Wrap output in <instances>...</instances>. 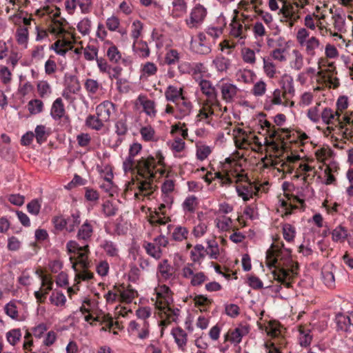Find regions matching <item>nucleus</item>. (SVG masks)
<instances>
[{
    "label": "nucleus",
    "mask_w": 353,
    "mask_h": 353,
    "mask_svg": "<svg viewBox=\"0 0 353 353\" xmlns=\"http://www.w3.org/2000/svg\"><path fill=\"white\" fill-rule=\"evenodd\" d=\"M140 133L144 141H150L154 139L155 132L151 126H145L141 128Z\"/></svg>",
    "instance_id": "46"
},
{
    "label": "nucleus",
    "mask_w": 353,
    "mask_h": 353,
    "mask_svg": "<svg viewBox=\"0 0 353 353\" xmlns=\"http://www.w3.org/2000/svg\"><path fill=\"white\" fill-rule=\"evenodd\" d=\"M213 64L215 65L218 71H226L230 65V61L229 59L223 56L216 57L213 61Z\"/></svg>",
    "instance_id": "22"
},
{
    "label": "nucleus",
    "mask_w": 353,
    "mask_h": 353,
    "mask_svg": "<svg viewBox=\"0 0 353 353\" xmlns=\"http://www.w3.org/2000/svg\"><path fill=\"white\" fill-rule=\"evenodd\" d=\"M119 19L114 16L108 18L106 21V26L110 31H115L119 26Z\"/></svg>",
    "instance_id": "64"
},
{
    "label": "nucleus",
    "mask_w": 353,
    "mask_h": 353,
    "mask_svg": "<svg viewBox=\"0 0 353 353\" xmlns=\"http://www.w3.org/2000/svg\"><path fill=\"white\" fill-rule=\"evenodd\" d=\"M115 132L119 136H123L126 134L128 131L127 125V119L125 117L119 119L115 123Z\"/></svg>",
    "instance_id": "30"
},
{
    "label": "nucleus",
    "mask_w": 353,
    "mask_h": 353,
    "mask_svg": "<svg viewBox=\"0 0 353 353\" xmlns=\"http://www.w3.org/2000/svg\"><path fill=\"white\" fill-rule=\"evenodd\" d=\"M217 86L221 89L222 99L226 103H232L237 94L239 90L237 87L230 83H222L221 85L217 84Z\"/></svg>",
    "instance_id": "5"
},
{
    "label": "nucleus",
    "mask_w": 353,
    "mask_h": 353,
    "mask_svg": "<svg viewBox=\"0 0 353 353\" xmlns=\"http://www.w3.org/2000/svg\"><path fill=\"white\" fill-rule=\"evenodd\" d=\"M263 68L266 75L270 78H273L276 73L275 65L272 62L268 61L263 58Z\"/></svg>",
    "instance_id": "54"
},
{
    "label": "nucleus",
    "mask_w": 353,
    "mask_h": 353,
    "mask_svg": "<svg viewBox=\"0 0 353 353\" xmlns=\"http://www.w3.org/2000/svg\"><path fill=\"white\" fill-rule=\"evenodd\" d=\"M266 90V84L263 81L256 83L253 87L252 92L255 96L263 95Z\"/></svg>",
    "instance_id": "61"
},
{
    "label": "nucleus",
    "mask_w": 353,
    "mask_h": 353,
    "mask_svg": "<svg viewBox=\"0 0 353 353\" xmlns=\"http://www.w3.org/2000/svg\"><path fill=\"white\" fill-rule=\"evenodd\" d=\"M321 119L326 124L338 123V125H341L342 123L340 121L341 114L338 112H334L330 108H325L321 112Z\"/></svg>",
    "instance_id": "10"
},
{
    "label": "nucleus",
    "mask_w": 353,
    "mask_h": 353,
    "mask_svg": "<svg viewBox=\"0 0 353 353\" xmlns=\"http://www.w3.org/2000/svg\"><path fill=\"white\" fill-rule=\"evenodd\" d=\"M281 91L279 89H276L273 92V99H272V104H265L264 108L266 110H270L272 108V104L281 105L282 103L281 99Z\"/></svg>",
    "instance_id": "59"
},
{
    "label": "nucleus",
    "mask_w": 353,
    "mask_h": 353,
    "mask_svg": "<svg viewBox=\"0 0 353 353\" xmlns=\"http://www.w3.org/2000/svg\"><path fill=\"white\" fill-rule=\"evenodd\" d=\"M199 86L203 94H204L209 100L214 101L217 105H219V102L217 101L218 92L210 81L201 79L199 82Z\"/></svg>",
    "instance_id": "6"
},
{
    "label": "nucleus",
    "mask_w": 353,
    "mask_h": 353,
    "mask_svg": "<svg viewBox=\"0 0 353 353\" xmlns=\"http://www.w3.org/2000/svg\"><path fill=\"white\" fill-rule=\"evenodd\" d=\"M21 337V333L19 329H13L6 333L7 341L12 345H15Z\"/></svg>",
    "instance_id": "33"
},
{
    "label": "nucleus",
    "mask_w": 353,
    "mask_h": 353,
    "mask_svg": "<svg viewBox=\"0 0 353 353\" xmlns=\"http://www.w3.org/2000/svg\"><path fill=\"white\" fill-rule=\"evenodd\" d=\"M52 222L55 229L61 231L64 228L67 230V226L70 223V219H64L62 216H56L53 219Z\"/></svg>",
    "instance_id": "51"
},
{
    "label": "nucleus",
    "mask_w": 353,
    "mask_h": 353,
    "mask_svg": "<svg viewBox=\"0 0 353 353\" xmlns=\"http://www.w3.org/2000/svg\"><path fill=\"white\" fill-rule=\"evenodd\" d=\"M102 209L106 216H112L117 214L118 208L110 201H105L102 205Z\"/></svg>",
    "instance_id": "39"
},
{
    "label": "nucleus",
    "mask_w": 353,
    "mask_h": 353,
    "mask_svg": "<svg viewBox=\"0 0 353 353\" xmlns=\"http://www.w3.org/2000/svg\"><path fill=\"white\" fill-rule=\"evenodd\" d=\"M92 226L86 221L79 229L77 238L78 240L88 242L92 234Z\"/></svg>",
    "instance_id": "14"
},
{
    "label": "nucleus",
    "mask_w": 353,
    "mask_h": 353,
    "mask_svg": "<svg viewBox=\"0 0 353 353\" xmlns=\"http://www.w3.org/2000/svg\"><path fill=\"white\" fill-rule=\"evenodd\" d=\"M236 190L238 196H241L244 201H249L254 194L252 188L246 185H237Z\"/></svg>",
    "instance_id": "21"
},
{
    "label": "nucleus",
    "mask_w": 353,
    "mask_h": 353,
    "mask_svg": "<svg viewBox=\"0 0 353 353\" xmlns=\"http://www.w3.org/2000/svg\"><path fill=\"white\" fill-rule=\"evenodd\" d=\"M295 228L290 223H285L283 225V236L285 241L292 242L295 237Z\"/></svg>",
    "instance_id": "26"
},
{
    "label": "nucleus",
    "mask_w": 353,
    "mask_h": 353,
    "mask_svg": "<svg viewBox=\"0 0 353 353\" xmlns=\"http://www.w3.org/2000/svg\"><path fill=\"white\" fill-rule=\"evenodd\" d=\"M280 85L283 90V97L285 99L292 97L294 95L295 90L293 84V78L289 74H285L282 76Z\"/></svg>",
    "instance_id": "7"
},
{
    "label": "nucleus",
    "mask_w": 353,
    "mask_h": 353,
    "mask_svg": "<svg viewBox=\"0 0 353 353\" xmlns=\"http://www.w3.org/2000/svg\"><path fill=\"white\" fill-rule=\"evenodd\" d=\"M155 168L156 159L149 155L147 157H141L134 163V171L137 170L141 177L148 176L150 179H154L156 177Z\"/></svg>",
    "instance_id": "2"
},
{
    "label": "nucleus",
    "mask_w": 353,
    "mask_h": 353,
    "mask_svg": "<svg viewBox=\"0 0 353 353\" xmlns=\"http://www.w3.org/2000/svg\"><path fill=\"white\" fill-rule=\"evenodd\" d=\"M6 314L12 319H17L18 317V311L14 303H9L5 306Z\"/></svg>",
    "instance_id": "60"
},
{
    "label": "nucleus",
    "mask_w": 353,
    "mask_h": 353,
    "mask_svg": "<svg viewBox=\"0 0 353 353\" xmlns=\"http://www.w3.org/2000/svg\"><path fill=\"white\" fill-rule=\"evenodd\" d=\"M188 230L186 228L177 226L172 232V238L177 241H181L187 238Z\"/></svg>",
    "instance_id": "36"
},
{
    "label": "nucleus",
    "mask_w": 353,
    "mask_h": 353,
    "mask_svg": "<svg viewBox=\"0 0 353 353\" xmlns=\"http://www.w3.org/2000/svg\"><path fill=\"white\" fill-rule=\"evenodd\" d=\"M46 128L43 125H38L35 128L34 137L39 144H41L46 141L48 133L46 132Z\"/></svg>",
    "instance_id": "24"
},
{
    "label": "nucleus",
    "mask_w": 353,
    "mask_h": 353,
    "mask_svg": "<svg viewBox=\"0 0 353 353\" xmlns=\"http://www.w3.org/2000/svg\"><path fill=\"white\" fill-rule=\"evenodd\" d=\"M65 112L63 101L57 98L52 103L50 114L54 120L61 119Z\"/></svg>",
    "instance_id": "12"
},
{
    "label": "nucleus",
    "mask_w": 353,
    "mask_h": 353,
    "mask_svg": "<svg viewBox=\"0 0 353 353\" xmlns=\"http://www.w3.org/2000/svg\"><path fill=\"white\" fill-rule=\"evenodd\" d=\"M205 8L201 6H196L190 13V22L188 21V24H191L192 26H194L196 24L201 23L206 16Z\"/></svg>",
    "instance_id": "9"
},
{
    "label": "nucleus",
    "mask_w": 353,
    "mask_h": 353,
    "mask_svg": "<svg viewBox=\"0 0 353 353\" xmlns=\"http://www.w3.org/2000/svg\"><path fill=\"white\" fill-rule=\"evenodd\" d=\"M199 42L192 41L191 48L198 54H207L211 52L210 46L205 43L206 36L204 33L200 32L198 34Z\"/></svg>",
    "instance_id": "8"
},
{
    "label": "nucleus",
    "mask_w": 353,
    "mask_h": 353,
    "mask_svg": "<svg viewBox=\"0 0 353 353\" xmlns=\"http://www.w3.org/2000/svg\"><path fill=\"white\" fill-rule=\"evenodd\" d=\"M165 97L168 101H172L174 103L179 99H184L183 90L181 88L178 90L177 88L174 85H169L167 88L165 92Z\"/></svg>",
    "instance_id": "11"
},
{
    "label": "nucleus",
    "mask_w": 353,
    "mask_h": 353,
    "mask_svg": "<svg viewBox=\"0 0 353 353\" xmlns=\"http://www.w3.org/2000/svg\"><path fill=\"white\" fill-rule=\"evenodd\" d=\"M206 279L207 278L203 272H201L194 274L191 279V284L193 286L200 285L206 280Z\"/></svg>",
    "instance_id": "63"
},
{
    "label": "nucleus",
    "mask_w": 353,
    "mask_h": 353,
    "mask_svg": "<svg viewBox=\"0 0 353 353\" xmlns=\"http://www.w3.org/2000/svg\"><path fill=\"white\" fill-rule=\"evenodd\" d=\"M142 149V145L139 143H134L130 145L128 157L123 163V168L125 172H133L134 168V157H136Z\"/></svg>",
    "instance_id": "3"
},
{
    "label": "nucleus",
    "mask_w": 353,
    "mask_h": 353,
    "mask_svg": "<svg viewBox=\"0 0 353 353\" xmlns=\"http://www.w3.org/2000/svg\"><path fill=\"white\" fill-rule=\"evenodd\" d=\"M91 21L88 18L83 19L77 25L78 30L83 34H88L90 32Z\"/></svg>",
    "instance_id": "44"
},
{
    "label": "nucleus",
    "mask_w": 353,
    "mask_h": 353,
    "mask_svg": "<svg viewBox=\"0 0 353 353\" xmlns=\"http://www.w3.org/2000/svg\"><path fill=\"white\" fill-rule=\"evenodd\" d=\"M322 276L324 283L327 287L332 288L334 285L335 279L332 272L329 270H323L322 272Z\"/></svg>",
    "instance_id": "55"
},
{
    "label": "nucleus",
    "mask_w": 353,
    "mask_h": 353,
    "mask_svg": "<svg viewBox=\"0 0 353 353\" xmlns=\"http://www.w3.org/2000/svg\"><path fill=\"white\" fill-rule=\"evenodd\" d=\"M144 248L146 250V252L150 255L151 256L154 257V259H160L161 256V250L159 248V246L155 245L152 243H147Z\"/></svg>",
    "instance_id": "32"
},
{
    "label": "nucleus",
    "mask_w": 353,
    "mask_h": 353,
    "mask_svg": "<svg viewBox=\"0 0 353 353\" xmlns=\"http://www.w3.org/2000/svg\"><path fill=\"white\" fill-rule=\"evenodd\" d=\"M65 84L69 92L77 94L81 89V85L77 77L74 75H65Z\"/></svg>",
    "instance_id": "16"
},
{
    "label": "nucleus",
    "mask_w": 353,
    "mask_h": 353,
    "mask_svg": "<svg viewBox=\"0 0 353 353\" xmlns=\"http://www.w3.org/2000/svg\"><path fill=\"white\" fill-rule=\"evenodd\" d=\"M181 101H178L175 105L179 112V115H175L174 117L176 119H181L183 117L188 116L190 114L192 105V103L187 101L185 98L184 99H181Z\"/></svg>",
    "instance_id": "13"
},
{
    "label": "nucleus",
    "mask_w": 353,
    "mask_h": 353,
    "mask_svg": "<svg viewBox=\"0 0 353 353\" xmlns=\"http://www.w3.org/2000/svg\"><path fill=\"white\" fill-rule=\"evenodd\" d=\"M107 56L111 62L117 63L121 58L118 48L115 46H111L108 51Z\"/></svg>",
    "instance_id": "47"
},
{
    "label": "nucleus",
    "mask_w": 353,
    "mask_h": 353,
    "mask_svg": "<svg viewBox=\"0 0 353 353\" xmlns=\"http://www.w3.org/2000/svg\"><path fill=\"white\" fill-rule=\"evenodd\" d=\"M332 240L334 241H344L347 237V230L339 225L332 231Z\"/></svg>",
    "instance_id": "31"
},
{
    "label": "nucleus",
    "mask_w": 353,
    "mask_h": 353,
    "mask_svg": "<svg viewBox=\"0 0 353 353\" xmlns=\"http://www.w3.org/2000/svg\"><path fill=\"white\" fill-rule=\"evenodd\" d=\"M51 303L57 306L63 305L66 301L65 295L60 292L52 293L50 297Z\"/></svg>",
    "instance_id": "49"
},
{
    "label": "nucleus",
    "mask_w": 353,
    "mask_h": 353,
    "mask_svg": "<svg viewBox=\"0 0 353 353\" xmlns=\"http://www.w3.org/2000/svg\"><path fill=\"white\" fill-rule=\"evenodd\" d=\"M117 292L120 293L121 297L127 303H131L137 294L134 290L132 288L125 290L124 287H123V290L118 288Z\"/></svg>",
    "instance_id": "35"
},
{
    "label": "nucleus",
    "mask_w": 353,
    "mask_h": 353,
    "mask_svg": "<svg viewBox=\"0 0 353 353\" xmlns=\"http://www.w3.org/2000/svg\"><path fill=\"white\" fill-rule=\"evenodd\" d=\"M276 270L272 272L274 279L290 288L291 280L298 274V264L294 263L291 258V250L277 251L272 261Z\"/></svg>",
    "instance_id": "1"
},
{
    "label": "nucleus",
    "mask_w": 353,
    "mask_h": 353,
    "mask_svg": "<svg viewBox=\"0 0 353 353\" xmlns=\"http://www.w3.org/2000/svg\"><path fill=\"white\" fill-rule=\"evenodd\" d=\"M79 257L82 260V264L83 268H87V263L84 261L85 259H87L88 254L90 252L89 245L86 243L83 245L79 246Z\"/></svg>",
    "instance_id": "57"
},
{
    "label": "nucleus",
    "mask_w": 353,
    "mask_h": 353,
    "mask_svg": "<svg viewBox=\"0 0 353 353\" xmlns=\"http://www.w3.org/2000/svg\"><path fill=\"white\" fill-rule=\"evenodd\" d=\"M115 111L116 105L110 101H105L96 108V114L104 122L108 121L111 114Z\"/></svg>",
    "instance_id": "4"
},
{
    "label": "nucleus",
    "mask_w": 353,
    "mask_h": 353,
    "mask_svg": "<svg viewBox=\"0 0 353 353\" xmlns=\"http://www.w3.org/2000/svg\"><path fill=\"white\" fill-rule=\"evenodd\" d=\"M142 29L143 23L139 20L134 21L132 23L131 37L137 40L140 37Z\"/></svg>",
    "instance_id": "56"
},
{
    "label": "nucleus",
    "mask_w": 353,
    "mask_h": 353,
    "mask_svg": "<svg viewBox=\"0 0 353 353\" xmlns=\"http://www.w3.org/2000/svg\"><path fill=\"white\" fill-rule=\"evenodd\" d=\"M211 153L210 148L208 145H202L197 148L196 157L198 159L203 161Z\"/></svg>",
    "instance_id": "58"
},
{
    "label": "nucleus",
    "mask_w": 353,
    "mask_h": 353,
    "mask_svg": "<svg viewBox=\"0 0 353 353\" xmlns=\"http://www.w3.org/2000/svg\"><path fill=\"white\" fill-rule=\"evenodd\" d=\"M157 71V67L152 62H147L145 63L141 68V78L143 77H150L156 74Z\"/></svg>",
    "instance_id": "34"
},
{
    "label": "nucleus",
    "mask_w": 353,
    "mask_h": 353,
    "mask_svg": "<svg viewBox=\"0 0 353 353\" xmlns=\"http://www.w3.org/2000/svg\"><path fill=\"white\" fill-rule=\"evenodd\" d=\"M139 100L143 106L145 113L150 117H154L157 111L155 110V103L154 101L145 99H142L141 97H139Z\"/></svg>",
    "instance_id": "17"
},
{
    "label": "nucleus",
    "mask_w": 353,
    "mask_h": 353,
    "mask_svg": "<svg viewBox=\"0 0 353 353\" xmlns=\"http://www.w3.org/2000/svg\"><path fill=\"white\" fill-rule=\"evenodd\" d=\"M104 121L101 120L98 115L88 116L85 120V125L95 130H100L104 125Z\"/></svg>",
    "instance_id": "19"
},
{
    "label": "nucleus",
    "mask_w": 353,
    "mask_h": 353,
    "mask_svg": "<svg viewBox=\"0 0 353 353\" xmlns=\"http://www.w3.org/2000/svg\"><path fill=\"white\" fill-rule=\"evenodd\" d=\"M101 247L104 250L107 255L109 256L114 257L118 256V248L114 242L104 240L101 243Z\"/></svg>",
    "instance_id": "20"
},
{
    "label": "nucleus",
    "mask_w": 353,
    "mask_h": 353,
    "mask_svg": "<svg viewBox=\"0 0 353 353\" xmlns=\"http://www.w3.org/2000/svg\"><path fill=\"white\" fill-rule=\"evenodd\" d=\"M133 49L136 52H140L141 54L139 55L143 58H146L150 56V51L147 43L145 41H140L138 43L137 47L134 46H133Z\"/></svg>",
    "instance_id": "45"
},
{
    "label": "nucleus",
    "mask_w": 353,
    "mask_h": 353,
    "mask_svg": "<svg viewBox=\"0 0 353 353\" xmlns=\"http://www.w3.org/2000/svg\"><path fill=\"white\" fill-rule=\"evenodd\" d=\"M17 41L19 44H26L28 39V30L27 27L19 28L16 32Z\"/></svg>",
    "instance_id": "37"
},
{
    "label": "nucleus",
    "mask_w": 353,
    "mask_h": 353,
    "mask_svg": "<svg viewBox=\"0 0 353 353\" xmlns=\"http://www.w3.org/2000/svg\"><path fill=\"white\" fill-rule=\"evenodd\" d=\"M99 83L97 80L92 79H88L85 82V88L91 94L97 93L99 88Z\"/></svg>",
    "instance_id": "52"
},
{
    "label": "nucleus",
    "mask_w": 353,
    "mask_h": 353,
    "mask_svg": "<svg viewBox=\"0 0 353 353\" xmlns=\"http://www.w3.org/2000/svg\"><path fill=\"white\" fill-rule=\"evenodd\" d=\"M157 270L165 280L170 279L174 273L173 268L167 259H163L159 263Z\"/></svg>",
    "instance_id": "15"
},
{
    "label": "nucleus",
    "mask_w": 353,
    "mask_h": 353,
    "mask_svg": "<svg viewBox=\"0 0 353 353\" xmlns=\"http://www.w3.org/2000/svg\"><path fill=\"white\" fill-rule=\"evenodd\" d=\"M41 210V203L38 199H33L27 204L28 212L34 216H37Z\"/></svg>",
    "instance_id": "48"
},
{
    "label": "nucleus",
    "mask_w": 353,
    "mask_h": 353,
    "mask_svg": "<svg viewBox=\"0 0 353 353\" xmlns=\"http://www.w3.org/2000/svg\"><path fill=\"white\" fill-rule=\"evenodd\" d=\"M84 57L88 61L97 60L98 54V48L92 45H88L83 52Z\"/></svg>",
    "instance_id": "38"
},
{
    "label": "nucleus",
    "mask_w": 353,
    "mask_h": 353,
    "mask_svg": "<svg viewBox=\"0 0 353 353\" xmlns=\"http://www.w3.org/2000/svg\"><path fill=\"white\" fill-rule=\"evenodd\" d=\"M319 103L316 106L311 108L308 110L307 117L314 123H318L319 121L320 116L319 114Z\"/></svg>",
    "instance_id": "62"
},
{
    "label": "nucleus",
    "mask_w": 353,
    "mask_h": 353,
    "mask_svg": "<svg viewBox=\"0 0 353 353\" xmlns=\"http://www.w3.org/2000/svg\"><path fill=\"white\" fill-rule=\"evenodd\" d=\"M173 332L175 342L179 347L185 346L187 343V334L181 327L176 328Z\"/></svg>",
    "instance_id": "23"
},
{
    "label": "nucleus",
    "mask_w": 353,
    "mask_h": 353,
    "mask_svg": "<svg viewBox=\"0 0 353 353\" xmlns=\"http://www.w3.org/2000/svg\"><path fill=\"white\" fill-rule=\"evenodd\" d=\"M196 197L194 195L188 196L183 203L184 210H187L190 212H194L196 205Z\"/></svg>",
    "instance_id": "43"
},
{
    "label": "nucleus",
    "mask_w": 353,
    "mask_h": 353,
    "mask_svg": "<svg viewBox=\"0 0 353 353\" xmlns=\"http://www.w3.org/2000/svg\"><path fill=\"white\" fill-rule=\"evenodd\" d=\"M43 108V103L39 99L30 100L28 103V110L32 114H37L41 112Z\"/></svg>",
    "instance_id": "25"
},
{
    "label": "nucleus",
    "mask_w": 353,
    "mask_h": 353,
    "mask_svg": "<svg viewBox=\"0 0 353 353\" xmlns=\"http://www.w3.org/2000/svg\"><path fill=\"white\" fill-rule=\"evenodd\" d=\"M248 285L254 290H261L263 288L261 280L256 276L252 275L248 278Z\"/></svg>",
    "instance_id": "53"
},
{
    "label": "nucleus",
    "mask_w": 353,
    "mask_h": 353,
    "mask_svg": "<svg viewBox=\"0 0 353 353\" xmlns=\"http://www.w3.org/2000/svg\"><path fill=\"white\" fill-rule=\"evenodd\" d=\"M335 321L337 325V330L348 332L349 327H350L348 315L339 313L336 314Z\"/></svg>",
    "instance_id": "18"
},
{
    "label": "nucleus",
    "mask_w": 353,
    "mask_h": 353,
    "mask_svg": "<svg viewBox=\"0 0 353 353\" xmlns=\"http://www.w3.org/2000/svg\"><path fill=\"white\" fill-rule=\"evenodd\" d=\"M306 47L307 53L310 55H314V50L319 46V41L314 37H311L304 43Z\"/></svg>",
    "instance_id": "40"
},
{
    "label": "nucleus",
    "mask_w": 353,
    "mask_h": 353,
    "mask_svg": "<svg viewBox=\"0 0 353 353\" xmlns=\"http://www.w3.org/2000/svg\"><path fill=\"white\" fill-rule=\"evenodd\" d=\"M179 59V54L176 50H169L165 57V63L168 65L174 64L178 62Z\"/></svg>",
    "instance_id": "50"
},
{
    "label": "nucleus",
    "mask_w": 353,
    "mask_h": 353,
    "mask_svg": "<svg viewBox=\"0 0 353 353\" xmlns=\"http://www.w3.org/2000/svg\"><path fill=\"white\" fill-rule=\"evenodd\" d=\"M206 254L209 255L212 259H216L219 254V245L215 241H208Z\"/></svg>",
    "instance_id": "27"
},
{
    "label": "nucleus",
    "mask_w": 353,
    "mask_h": 353,
    "mask_svg": "<svg viewBox=\"0 0 353 353\" xmlns=\"http://www.w3.org/2000/svg\"><path fill=\"white\" fill-rule=\"evenodd\" d=\"M206 254V250L201 244L194 246V250L191 251V257L193 261H199L201 259H203Z\"/></svg>",
    "instance_id": "28"
},
{
    "label": "nucleus",
    "mask_w": 353,
    "mask_h": 353,
    "mask_svg": "<svg viewBox=\"0 0 353 353\" xmlns=\"http://www.w3.org/2000/svg\"><path fill=\"white\" fill-rule=\"evenodd\" d=\"M37 91L39 96L43 98L51 93V88L47 81H41L37 83Z\"/></svg>",
    "instance_id": "42"
},
{
    "label": "nucleus",
    "mask_w": 353,
    "mask_h": 353,
    "mask_svg": "<svg viewBox=\"0 0 353 353\" xmlns=\"http://www.w3.org/2000/svg\"><path fill=\"white\" fill-rule=\"evenodd\" d=\"M143 181L138 182L139 189L141 192H149L148 194L151 195L153 192L152 181L154 179H150L148 176L143 177Z\"/></svg>",
    "instance_id": "29"
},
{
    "label": "nucleus",
    "mask_w": 353,
    "mask_h": 353,
    "mask_svg": "<svg viewBox=\"0 0 353 353\" xmlns=\"http://www.w3.org/2000/svg\"><path fill=\"white\" fill-rule=\"evenodd\" d=\"M67 219H70V223L67 226V231L69 232H73L75 227L78 226L81 223L79 212L72 214V215L68 217Z\"/></svg>",
    "instance_id": "41"
}]
</instances>
